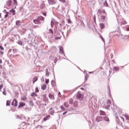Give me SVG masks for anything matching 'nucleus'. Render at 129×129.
I'll return each instance as SVG.
<instances>
[{"mask_svg": "<svg viewBox=\"0 0 129 129\" xmlns=\"http://www.w3.org/2000/svg\"><path fill=\"white\" fill-rule=\"evenodd\" d=\"M98 17H99V16L102 15V14H104L105 15V16H107V13L105 12V10H103V9H99L98 10Z\"/></svg>", "mask_w": 129, "mask_h": 129, "instance_id": "1", "label": "nucleus"}, {"mask_svg": "<svg viewBox=\"0 0 129 129\" xmlns=\"http://www.w3.org/2000/svg\"><path fill=\"white\" fill-rule=\"evenodd\" d=\"M76 96H77V99H78V100H83V95L81 94L80 93L78 92Z\"/></svg>", "mask_w": 129, "mask_h": 129, "instance_id": "2", "label": "nucleus"}, {"mask_svg": "<svg viewBox=\"0 0 129 129\" xmlns=\"http://www.w3.org/2000/svg\"><path fill=\"white\" fill-rule=\"evenodd\" d=\"M49 5H56L57 4V1L56 0H47Z\"/></svg>", "mask_w": 129, "mask_h": 129, "instance_id": "3", "label": "nucleus"}, {"mask_svg": "<svg viewBox=\"0 0 129 129\" xmlns=\"http://www.w3.org/2000/svg\"><path fill=\"white\" fill-rule=\"evenodd\" d=\"M111 103V101H110V100H108L107 101L106 103H105V106H106L105 108H107L109 107V106H110Z\"/></svg>", "mask_w": 129, "mask_h": 129, "instance_id": "4", "label": "nucleus"}, {"mask_svg": "<svg viewBox=\"0 0 129 129\" xmlns=\"http://www.w3.org/2000/svg\"><path fill=\"white\" fill-rule=\"evenodd\" d=\"M12 105L13 106H18V101L16 99L13 100V101L12 103Z\"/></svg>", "mask_w": 129, "mask_h": 129, "instance_id": "5", "label": "nucleus"}, {"mask_svg": "<svg viewBox=\"0 0 129 129\" xmlns=\"http://www.w3.org/2000/svg\"><path fill=\"white\" fill-rule=\"evenodd\" d=\"M12 4H13V1L11 0H8L6 2V5L8 7H11Z\"/></svg>", "mask_w": 129, "mask_h": 129, "instance_id": "6", "label": "nucleus"}, {"mask_svg": "<svg viewBox=\"0 0 129 129\" xmlns=\"http://www.w3.org/2000/svg\"><path fill=\"white\" fill-rule=\"evenodd\" d=\"M49 98L51 100H54L55 99V97L54 96V94L52 93H49L48 95Z\"/></svg>", "mask_w": 129, "mask_h": 129, "instance_id": "7", "label": "nucleus"}, {"mask_svg": "<svg viewBox=\"0 0 129 129\" xmlns=\"http://www.w3.org/2000/svg\"><path fill=\"white\" fill-rule=\"evenodd\" d=\"M103 120V117L102 116H99L96 118V121L99 122V121H102Z\"/></svg>", "mask_w": 129, "mask_h": 129, "instance_id": "8", "label": "nucleus"}, {"mask_svg": "<svg viewBox=\"0 0 129 129\" xmlns=\"http://www.w3.org/2000/svg\"><path fill=\"white\" fill-rule=\"evenodd\" d=\"M33 22L34 23V24H36V25H39L41 24V22H40V21H39L38 19H37V18L34 19L33 20Z\"/></svg>", "mask_w": 129, "mask_h": 129, "instance_id": "9", "label": "nucleus"}, {"mask_svg": "<svg viewBox=\"0 0 129 129\" xmlns=\"http://www.w3.org/2000/svg\"><path fill=\"white\" fill-rule=\"evenodd\" d=\"M16 26H18V27H19V26H21V25H22V22L20 20H17L16 22Z\"/></svg>", "mask_w": 129, "mask_h": 129, "instance_id": "10", "label": "nucleus"}, {"mask_svg": "<svg viewBox=\"0 0 129 129\" xmlns=\"http://www.w3.org/2000/svg\"><path fill=\"white\" fill-rule=\"evenodd\" d=\"M47 88V85L46 84H43L41 86L42 90H45Z\"/></svg>", "mask_w": 129, "mask_h": 129, "instance_id": "11", "label": "nucleus"}, {"mask_svg": "<svg viewBox=\"0 0 129 129\" xmlns=\"http://www.w3.org/2000/svg\"><path fill=\"white\" fill-rule=\"evenodd\" d=\"M26 105V103L24 102H21L19 104V107H23V106H25Z\"/></svg>", "mask_w": 129, "mask_h": 129, "instance_id": "12", "label": "nucleus"}, {"mask_svg": "<svg viewBox=\"0 0 129 129\" xmlns=\"http://www.w3.org/2000/svg\"><path fill=\"white\" fill-rule=\"evenodd\" d=\"M100 27L102 30V29H104L105 28V25L103 23L100 24Z\"/></svg>", "mask_w": 129, "mask_h": 129, "instance_id": "13", "label": "nucleus"}, {"mask_svg": "<svg viewBox=\"0 0 129 129\" xmlns=\"http://www.w3.org/2000/svg\"><path fill=\"white\" fill-rule=\"evenodd\" d=\"M118 120H121V121H123V122H124V118L122 117V116H120L119 117H118Z\"/></svg>", "mask_w": 129, "mask_h": 129, "instance_id": "14", "label": "nucleus"}, {"mask_svg": "<svg viewBox=\"0 0 129 129\" xmlns=\"http://www.w3.org/2000/svg\"><path fill=\"white\" fill-rule=\"evenodd\" d=\"M31 96L32 97H36V96H38V95L35 92H32L31 93Z\"/></svg>", "mask_w": 129, "mask_h": 129, "instance_id": "15", "label": "nucleus"}, {"mask_svg": "<svg viewBox=\"0 0 129 129\" xmlns=\"http://www.w3.org/2000/svg\"><path fill=\"white\" fill-rule=\"evenodd\" d=\"M37 19L40 22V21H44V17L40 16L38 18H37Z\"/></svg>", "mask_w": 129, "mask_h": 129, "instance_id": "16", "label": "nucleus"}, {"mask_svg": "<svg viewBox=\"0 0 129 129\" xmlns=\"http://www.w3.org/2000/svg\"><path fill=\"white\" fill-rule=\"evenodd\" d=\"M50 115H47L45 118H43V120H44V121H46V120H48V119H49V118H50Z\"/></svg>", "mask_w": 129, "mask_h": 129, "instance_id": "17", "label": "nucleus"}, {"mask_svg": "<svg viewBox=\"0 0 129 129\" xmlns=\"http://www.w3.org/2000/svg\"><path fill=\"white\" fill-rule=\"evenodd\" d=\"M51 85H52V86L53 87H55V86H56V82H55L54 81H51Z\"/></svg>", "mask_w": 129, "mask_h": 129, "instance_id": "18", "label": "nucleus"}, {"mask_svg": "<svg viewBox=\"0 0 129 129\" xmlns=\"http://www.w3.org/2000/svg\"><path fill=\"white\" fill-rule=\"evenodd\" d=\"M11 13H12L13 15L15 16L16 15V11L13 10V9L10 10Z\"/></svg>", "mask_w": 129, "mask_h": 129, "instance_id": "19", "label": "nucleus"}, {"mask_svg": "<svg viewBox=\"0 0 129 129\" xmlns=\"http://www.w3.org/2000/svg\"><path fill=\"white\" fill-rule=\"evenodd\" d=\"M100 20H101V21H103L105 20V16H101Z\"/></svg>", "mask_w": 129, "mask_h": 129, "instance_id": "20", "label": "nucleus"}, {"mask_svg": "<svg viewBox=\"0 0 129 129\" xmlns=\"http://www.w3.org/2000/svg\"><path fill=\"white\" fill-rule=\"evenodd\" d=\"M38 80V78L37 77H35L33 79V83H35L36 81Z\"/></svg>", "mask_w": 129, "mask_h": 129, "instance_id": "21", "label": "nucleus"}, {"mask_svg": "<svg viewBox=\"0 0 129 129\" xmlns=\"http://www.w3.org/2000/svg\"><path fill=\"white\" fill-rule=\"evenodd\" d=\"M100 113L101 115H105V112H104L102 110H100Z\"/></svg>", "mask_w": 129, "mask_h": 129, "instance_id": "22", "label": "nucleus"}, {"mask_svg": "<svg viewBox=\"0 0 129 129\" xmlns=\"http://www.w3.org/2000/svg\"><path fill=\"white\" fill-rule=\"evenodd\" d=\"M6 105L8 106H10V105H11V101L8 100L7 101Z\"/></svg>", "mask_w": 129, "mask_h": 129, "instance_id": "23", "label": "nucleus"}, {"mask_svg": "<svg viewBox=\"0 0 129 129\" xmlns=\"http://www.w3.org/2000/svg\"><path fill=\"white\" fill-rule=\"evenodd\" d=\"M43 101H44V102H46V103H48V102H49V100L48 99V98H45L43 99Z\"/></svg>", "mask_w": 129, "mask_h": 129, "instance_id": "24", "label": "nucleus"}, {"mask_svg": "<svg viewBox=\"0 0 129 129\" xmlns=\"http://www.w3.org/2000/svg\"><path fill=\"white\" fill-rule=\"evenodd\" d=\"M103 120H105V121H109V119L107 117H104L103 118Z\"/></svg>", "mask_w": 129, "mask_h": 129, "instance_id": "25", "label": "nucleus"}, {"mask_svg": "<svg viewBox=\"0 0 129 129\" xmlns=\"http://www.w3.org/2000/svg\"><path fill=\"white\" fill-rule=\"evenodd\" d=\"M69 103H70L71 104H73V99L72 98L70 99V100H69Z\"/></svg>", "mask_w": 129, "mask_h": 129, "instance_id": "26", "label": "nucleus"}, {"mask_svg": "<svg viewBox=\"0 0 129 129\" xmlns=\"http://www.w3.org/2000/svg\"><path fill=\"white\" fill-rule=\"evenodd\" d=\"M124 116H125L126 119H127L129 120V116L127 114L123 115Z\"/></svg>", "mask_w": 129, "mask_h": 129, "instance_id": "27", "label": "nucleus"}, {"mask_svg": "<svg viewBox=\"0 0 129 129\" xmlns=\"http://www.w3.org/2000/svg\"><path fill=\"white\" fill-rule=\"evenodd\" d=\"M59 50L61 53H64V50H63V47H59Z\"/></svg>", "mask_w": 129, "mask_h": 129, "instance_id": "28", "label": "nucleus"}, {"mask_svg": "<svg viewBox=\"0 0 129 129\" xmlns=\"http://www.w3.org/2000/svg\"><path fill=\"white\" fill-rule=\"evenodd\" d=\"M30 105H31V106H34V102H33V100L30 102Z\"/></svg>", "mask_w": 129, "mask_h": 129, "instance_id": "29", "label": "nucleus"}, {"mask_svg": "<svg viewBox=\"0 0 129 129\" xmlns=\"http://www.w3.org/2000/svg\"><path fill=\"white\" fill-rule=\"evenodd\" d=\"M13 2H14V4L16 6H18V2L17 1V0H13Z\"/></svg>", "mask_w": 129, "mask_h": 129, "instance_id": "30", "label": "nucleus"}, {"mask_svg": "<svg viewBox=\"0 0 129 129\" xmlns=\"http://www.w3.org/2000/svg\"><path fill=\"white\" fill-rule=\"evenodd\" d=\"M4 95H7V92H6V89H4V91L3 92Z\"/></svg>", "mask_w": 129, "mask_h": 129, "instance_id": "31", "label": "nucleus"}, {"mask_svg": "<svg viewBox=\"0 0 129 129\" xmlns=\"http://www.w3.org/2000/svg\"><path fill=\"white\" fill-rule=\"evenodd\" d=\"M22 100H23V101H26V100H27V97H23L22 98Z\"/></svg>", "mask_w": 129, "mask_h": 129, "instance_id": "32", "label": "nucleus"}, {"mask_svg": "<svg viewBox=\"0 0 129 129\" xmlns=\"http://www.w3.org/2000/svg\"><path fill=\"white\" fill-rule=\"evenodd\" d=\"M64 105L66 106V107H68V106H69V104H68V103L67 102L64 103Z\"/></svg>", "mask_w": 129, "mask_h": 129, "instance_id": "33", "label": "nucleus"}, {"mask_svg": "<svg viewBox=\"0 0 129 129\" xmlns=\"http://www.w3.org/2000/svg\"><path fill=\"white\" fill-rule=\"evenodd\" d=\"M13 53H17V52H18V49L14 48L13 49Z\"/></svg>", "mask_w": 129, "mask_h": 129, "instance_id": "34", "label": "nucleus"}, {"mask_svg": "<svg viewBox=\"0 0 129 129\" xmlns=\"http://www.w3.org/2000/svg\"><path fill=\"white\" fill-rule=\"evenodd\" d=\"M9 16V12H8L5 15V19L8 18V17Z\"/></svg>", "mask_w": 129, "mask_h": 129, "instance_id": "35", "label": "nucleus"}, {"mask_svg": "<svg viewBox=\"0 0 129 129\" xmlns=\"http://www.w3.org/2000/svg\"><path fill=\"white\" fill-rule=\"evenodd\" d=\"M40 91L39 90V89L38 88H35V92L38 93Z\"/></svg>", "mask_w": 129, "mask_h": 129, "instance_id": "36", "label": "nucleus"}, {"mask_svg": "<svg viewBox=\"0 0 129 129\" xmlns=\"http://www.w3.org/2000/svg\"><path fill=\"white\" fill-rule=\"evenodd\" d=\"M0 50L1 51H4V47H3V46H2L1 45H0Z\"/></svg>", "mask_w": 129, "mask_h": 129, "instance_id": "37", "label": "nucleus"}, {"mask_svg": "<svg viewBox=\"0 0 129 129\" xmlns=\"http://www.w3.org/2000/svg\"><path fill=\"white\" fill-rule=\"evenodd\" d=\"M114 70L115 71H118V70H119V69H118V68L115 67L114 68Z\"/></svg>", "mask_w": 129, "mask_h": 129, "instance_id": "38", "label": "nucleus"}, {"mask_svg": "<svg viewBox=\"0 0 129 129\" xmlns=\"http://www.w3.org/2000/svg\"><path fill=\"white\" fill-rule=\"evenodd\" d=\"M51 27H53V26H54V21H51Z\"/></svg>", "mask_w": 129, "mask_h": 129, "instance_id": "39", "label": "nucleus"}, {"mask_svg": "<svg viewBox=\"0 0 129 129\" xmlns=\"http://www.w3.org/2000/svg\"><path fill=\"white\" fill-rule=\"evenodd\" d=\"M42 96V98L44 99L45 98H46V97L47 96L46 95V94H44V95H43Z\"/></svg>", "mask_w": 129, "mask_h": 129, "instance_id": "40", "label": "nucleus"}, {"mask_svg": "<svg viewBox=\"0 0 129 129\" xmlns=\"http://www.w3.org/2000/svg\"><path fill=\"white\" fill-rule=\"evenodd\" d=\"M3 87H4V85L2 84L0 85V90L3 89Z\"/></svg>", "mask_w": 129, "mask_h": 129, "instance_id": "41", "label": "nucleus"}, {"mask_svg": "<svg viewBox=\"0 0 129 129\" xmlns=\"http://www.w3.org/2000/svg\"><path fill=\"white\" fill-rule=\"evenodd\" d=\"M49 82V79L45 80V83L46 84H48V83Z\"/></svg>", "mask_w": 129, "mask_h": 129, "instance_id": "42", "label": "nucleus"}, {"mask_svg": "<svg viewBox=\"0 0 129 129\" xmlns=\"http://www.w3.org/2000/svg\"><path fill=\"white\" fill-rule=\"evenodd\" d=\"M60 108H61V109H62L63 110H65V108L63 106H61Z\"/></svg>", "mask_w": 129, "mask_h": 129, "instance_id": "43", "label": "nucleus"}, {"mask_svg": "<svg viewBox=\"0 0 129 129\" xmlns=\"http://www.w3.org/2000/svg\"><path fill=\"white\" fill-rule=\"evenodd\" d=\"M59 2H61V3H66V1L65 0H59Z\"/></svg>", "mask_w": 129, "mask_h": 129, "instance_id": "44", "label": "nucleus"}, {"mask_svg": "<svg viewBox=\"0 0 129 129\" xmlns=\"http://www.w3.org/2000/svg\"><path fill=\"white\" fill-rule=\"evenodd\" d=\"M68 22L69 24H71V23H72L71 20L70 19H68Z\"/></svg>", "mask_w": 129, "mask_h": 129, "instance_id": "45", "label": "nucleus"}, {"mask_svg": "<svg viewBox=\"0 0 129 129\" xmlns=\"http://www.w3.org/2000/svg\"><path fill=\"white\" fill-rule=\"evenodd\" d=\"M0 54L1 55H4V51H3L2 50H0Z\"/></svg>", "mask_w": 129, "mask_h": 129, "instance_id": "46", "label": "nucleus"}, {"mask_svg": "<svg viewBox=\"0 0 129 129\" xmlns=\"http://www.w3.org/2000/svg\"><path fill=\"white\" fill-rule=\"evenodd\" d=\"M49 74H50V73L49 72H47L46 73V76H47V77L49 76Z\"/></svg>", "mask_w": 129, "mask_h": 129, "instance_id": "47", "label": "nucleus"}, {"mask_svg": "<svg viewBox=\"0 0 129 129\" xmlns=\"http://www.w3.org/2000/svg\"><path fill=\"white\" fill-rule=\"evenodd\" d=\"M49 32H50V33H51V34H53V30L49 29Z\"/></svg>", "mask_w": 129, "mask_h": 129, "instance_id": "48", "label": "nucleus"}, {"mask_svg": "<svg viewBox=\"0 0 129 129\" xmlns=\"http://www.w3.org/2000/svg\"><path fill=\"white\" fill-rule=\"evenodd\" d=\"M126 31H129V26H127L126 28Z\"/></svg>", "mask_w": 129, "mask_h": 129, "instance_id": "49", "label": "nucleus"}, {"mask_svg": "<svg viewBox=\"0 0 129 129\" xmlns=\"http://www.w3.org/2000/svg\"><path fill=\"white\" fill-rule=\"evenodd\" d=\"M100 37H101V38L102 41H103V42H104V39H103V37H102V36L101 35Z\"/></svg>", "mask_w": 129, "mask_h": 129, "instance_id": "50", "label": "nucleus"}, {"mask_svg": "<svg viewBox=\"0 0 129 129\" xmlns=\"http://www.w3.org/2000/svg\"><path fill=\"white\" fill-rule=\"evenodd\" d=\"M55 40H59V39H60V37H55Z\"/></svg>", "mask_w": 129, "mask_h": 129, "instance_id": "51", "label": "nucleus"}, {"mask_svg": "<svg viewBox=\"0 0 129 129\" xmlns=\"http://www.w3.org/2000/svg\"><path fill=\"white\" fill-rule=\"evenodd\" d=\"M19 45H23V43L22 42H19Z\"/></svg>", "mask_w": 129, "mask_h": 129, "instance_id": "52", "label": "nucleus"}, {"mask_svg": "<svg viewBox=\"0 0 129 129\" xmlns=\"http://www.w3.org/2000/svg\"><path fill=\"white\" fill-rule=\"evenodd\" d=\"M43 16H46L47 14H46V13H43Z\"/></svg>", "mask_w": 129, "mask_h": 129, "instance_id": "53", "label": "nucleus"}, {"mask_svg": "<svg viewBox=\"0 0 129 129\" xmlns=\"http://www.w3.org/2000/svg\"><path fill=\"white\" fill-rule=\"evenodd\" d=\"M67 112H68V111H66V112H63V115H64V114H66V113H67Z\"/></svg>", "mask_w": 129, "mask_h": 129, "instance_id": "54", "label": "nucleus"}, {"mask_svg": "<svg viewBox=\"0 0 129 129\" xmlns=\"http://www.w3.org/2000/svg\"><path fill=\"white\" fill-rule=\"evenodd\" d=\"M3 63V60L2 59L0 60V64H2Z\"/></svg>", "mask_w": 129, "mask_h": 129, "instance_id": "55", "label": "nucleus"}, {"mask_svg": "<svg viewBox=\"0 0 129 129\" xmlns=\"http://www.w3.org/2000/svg\"><path fill=\"white\" fill-rule=\"evenodd\" d=\"M15 56H19V54H16L15 55H13V57H15Z\"/></svg>", "mask_w": 129, "mask_h": 129, "instance_id": "56", "label": "nucleus"}, {"mask_svg": "<svg viewBox=\"0 0 129 129\" xmlns=\"http://www.w3.org/2000/svg\"><path fill=\"white\" fill-rule=\"evenodd\" d=\"M61 95V93L58 92V95Z\"/></svg>", "mask_w": 129, "mask_h": 129, "instance_id": "57", "label": "nucleus"}, {"mask_svg": "<svg viewBox=\"0 0 129 129\" xmlns=\"http://www.w3.org/2000/svg\"><path fill=\"white\" fill-rule=\"evenodd\" d=\"M44 105H45V106L47 105V104H44Z\"/></svg>", "mask_w": 129, "mask_h": 129, "instance_id": "58", "label": "nucleus"}]
</instances>
